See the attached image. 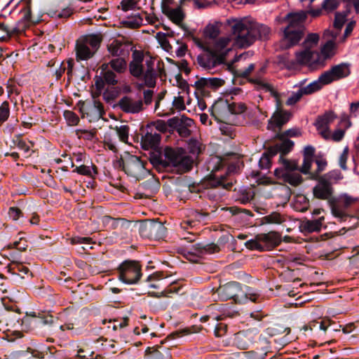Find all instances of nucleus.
Returning a JSON list of instances; mask_svg holds the SVG:
<instances>
[{"mask_svg": "<svg viewBox=\"0 0 359 359\" xmlns=\"http://www.w3.org/2000/svg\"><path fill=\"white\" fill-rule=\"evenodd\" d=\"M322 7L317 9H310L308 11H300L296 13H290L286 15L289 25L284 29V39L281 42V47L285 49L297 44L305 33L304 22L307 15L316 18L322 14Z\"/></svg>", "mask_w": 359, "mask_h": 359, "instance_id": "f257e3e1", "label": "nucleus"}, {"mask_svg": "<svg viewBox=\"0 0 359 359\" xmlns=\"http://www.w3.org/2000/svg\"><path fill=\"white\" fill-rule=\"evenodd\" d=\"M233 35L236 37V44L242 48L252 45L257 39L266 37L269 29L263 25L250 23L245 19H229Z\"/></svg>", "mask_w": 359, "mask_h": 359, "instance_id": "f03ea898", "label": "nucleus"}, {"mask_svg": "<svg viewBox=\"0 0 359 359\" xmlns=\"http://www.w3.org/2000/svg\"><path fill=\"white\" fill-rule=\"evenodd\" d=\"M229 42L230 39L226 37L215 41L211 47L205 48V53L198 55V64L205 69H212L224 64L226 57L231 51V48L228 47Z\"/></svg>", "mask_w": 359, "mask_h": 359, "instance_id": "7ed1b4c3", "label": "nucleus"}, {"mask_svg": "<svg viewBox=\"0 0 359 359\" xmlns=\"http://www.w3.org/2000/svg\"><path fill=\"white\" fill-rule=\"evenodd\" d=\"M217 292L222 301L233 299L235 302L243 304L248 299L256 302L259 294L255 292L250 287L243 285L238 282L232 281L219 286Z\"/></svg>", "mask_w": 359, "mask_h": 359, "instance_id": "20e7f679", "label": "nucleus"}, {"mask_svg": "<svg viewBox=\"0 0 359 359\" xmlns=\"http://www.w3.org/2000/svg\"><path fill=\"white\" fill-rule=\"evenodd\" d=\"M318 184L313 188V194L316 198L327 200L330 206L332 215L335 217L343 219L346 215L337 205V198L333 196L334 189L332 183H328L324 179L317 180Z\"/></svg>", "mask_w": 359, "mask_h": 359, "instance_id": "39448f33", "label": "nucleus"}, {"mask_svg": "<svg viewBox=\"0 0 359 359\" xmlns=\"http://www.w3.org/2000/svg\"><path fill=\"white\" fill-rule=\"evenodd\" d=\"M118 166L125 173L137 180L143 179L149 172L146 168L147 162L140 157L128 154L124 159L121 158L118 161Z\"/></svg>", "mask_w": 359, "mask_h": 359, "instance_id": "423d86ee", "label": "nucleus"}, {"mask_svg": "<svg viewBox=\"0 0 359 359\" xmlns=\"http://www.w3.org/2000/svg\"><path fill=\"white\" fill-rule=\"evenodd\" d=\"M163 155L169 161L170 167L175 168L179 173L187 172L193 168V158L184 154L180 150L176 151L170 147H166Z\"/></svg>", "mask_w": 359, "mask_h": 359, "instance_id": "0eeeda50", "label": "nucleus"}, {"mask_svg": "<svg viewBox=\"0 0 359 359\" xmlns=\"http://www.w3.org/2000/svg\"><path fill=\"white\" fill-rule=\"evenodd\" d=\"M118 279L125 284L134 285L138 283L142 273L138 261L126 260L118 267Z\"/></svg>", "mask_w": 359, "mask_h": 359, "instance_id": "6e6552de", "label": "nucleus"}, {"mask_svg": "<svg viewBox=\"0 0 359 359\" xmlns=\"http://www.w3.org/2000/svg\"><path fill=\"white\" fill-rule=\"evenodd\" d=\"M57 319L49 313L41 311L27 313L21 320L22 329L26 331L41 328L43 326H51Z\"/></svg>", "mask_w": 359, "mask_h": 359, "instance_id": "1a4fd4ad", "label": "nucleus"}, {"mask_svg": "<svg viewBox=\"0 0 359 359\" xmlns=\"http://www.w3.org/2000/svg\"><path fill=\"white\" fill-rule=\"evenodd\" d=\"M239 166L235 164H230L227 168L226 175H211L207 180V186L210 188L221 187L226 190H231L236 183V180L231 174L237 172Z\"/></svg>", "mask_w": 359, "mask_h": 359, "instance_id": "9d476101", "label": "nucleus"}, {"mask_svg": "<svg viewBox=\"0 0 359 359\" xmlns=\"http://www.w3.org/2000/svg\"><path fill=\"white\" fill-rule=\"evenodd\" d=\"M139 233L143 238L160 240L166 236L167 229L161 222L145 220L140 224Z\"/></svg>", "mask_w": 359, "mask_h": 359, "instance_id": "9b49d317", "label": "nucleus"}, {"mask_svg": "<svg viewBox=\"0 0 359 359\" xmlns=\"http://www.w3.org/2000/svg\"><path fill=\"white\" fill-rule=\"evenodd\" d=\"M269 143V140L265 142L264 146ZM269 148L265 147V151L262 154L259 161V170H253L251 175L255 180L257 185L266 186L269 184Z\"/></svg>", "mask_w": 359, "mask_h": 359, "instance_id": "f8f14e48", "label": "nucleus"}, {"mask_svg": "<svg viewBox=\"0 0 359 359\" xmlns=\"http://www.w3.org/2000/svg\"><path fill=\"white\" fill-rule=\"evenodd\" d=\"M169 127L172 130H177L182 137H188L191 131L189 128L194 124V120L183 115L180 118L174 116L168 119Z\"/></svg>", "mask_w": 359, "mask_h": 359, "instance_id": "ddd939ff", "label": "nucleus"}, {"mask_svg": "<svg viewBox=\"0 0 359 359\" xmlns=\"http://www.w3.org/2000/svg\"><path fill=\"white\" fill-rule=\"evenodd\" d=\"M292 114L284 109H275L271 116V130L275 133L282 130L283 126L291 119Z\"/></svg>", "mask_w": 359, "mask_h": 359, "instance_id": "4468645a", "label": "nucleus"}, {"mask_svg": "<svg viewBox=\"0 0 359 359\" xmlns=\"http://www.w3.org/2000/svg\"><path fill=\"white\" fill-rule=\"evenodd\" d=\"M350 66L349 63L342 62L332 66L330 70L323 72L328 76V83L348 76L351 74Z\"/></svg>", "mask_w": 359, "mask_h": 359, "instance_id": "2eb2a0df", "label": "nucleus"}, {"mask_svg": "<svg viewBox=\"0 0 359 359\" xmlns=\"http://www.w3.org/2000/svg\"><path fill=\"white\" fill-rule=\"evenodd\" d=\"M229 100L220 98L214 102L208 111L215 121L222 122V118L229 114Z\"/></svg>", "mask_w": 359, "mask_h": 359, "instance_id": "dca6fc26", "label": "nucleus"}, {"mask_svg": "<svg viewBox=\"0 0 359 359\" xmlns=\"http://www.w3.org/2000/svg\"><path fill=\"white\" fill-rule=\"evenodd\" d=\"M219 250V246L214 243H198L193 245L190 251H187L185 256L189 259L188 256L194 257L196 255H203L205 254H212Z\"/></svg>", "mask_w": 359, "mask_h": 359, "instance_id": "f3484780", "label": "nucleus"}, {"mask_svg": "<svg viewBox=\"0 0 359 359\" xmlns=\"http://www.w3.org/2000/svg\"><path fill=\"white\" fill-rule=\"evenodd\" d=\"M117 106L125 113L136 114L141 111L143 109V102L142 100L134 101L128 96H123Z\"/></svg>", "mask_w": 359, "mask_h": 359, "instance_id": "a211bd4d", "label": "nucleus"}, {"mask_svg": "<svg viewBox=\"0 0 359 359\" xmlns=\"http://www.w3.org/2000/svg\"><path fill=\"white\" fill-rule=\"evenodd\" d=\"M245 245L250 250H269V233L257 234L254 239L247 241Z\"/></svg>", "mask_w": 359, "mask_h": 359, "instance_id": "6ab92c4d", "label": "nucleus"}, {"mask_svg": "<svg viewBox=\"0 0 359 359\" xmlns=\"http://www.w3.org/2000/svg\"><path fill=\"white\" fill-rule=\"evenodd\" d=\"M161 135L151 131H147L144 135L141 137V146L144 150H151L159 148L158 145L161 142Z\"/></svg>", "mask_w": 359, "mask_h": 359, "instance_id": "aec40b11", "label": "nucleus"}, {"mask_svg": "<svg viewBox=\"0 0 359 359\" xmlns=\"http://www.w3.org/2000/svg\"><path fill=\"white\" fill-rule=\"evenodd\" d=\"M149 160L150 163L157 169H167L170 168L169 161L165 157L163 158V154L161 148L151 149L149 151Z\"/></svg>", "mask_w": 359, "mask_h": 359, "instance_id": "412c9836", "label": "nucleus"}, {"mask_svg": "<svg viewBox=\"0 0 359 359\" xmlns=\"http://www.w3.org/2000/svg\"><path fill=\"white\" fill-rule=\"evenodd\" d=\"M162 13L165 15L172 22L180 25L184 20L185 15L182 11L181 6L176 8H171L169 6L161 4Z\"/></svg>", "mask_w": 359, "mask_h": 359, "instance_id": "4be33fe9", "label": "nucleus"}, {"mask_svg": "<svg viewBox=\"0 0 359 359\" xmlns=\"http://www.w3.org/2000/svg\"><path fill=\"white\" fill-rule=\"evenodd\" d=\"M280 142L275 145H271V158L280 154V156L284 157L288 154L294 146V142L289 139L279 140Z\"/></svg>", "mask_w": 359, "mask_h": 359, "instance_id": "5701e85b", "label": "nucleus"}, {"mask_svg": "<svg viewBox=\"0 0 359 359\" xmlns=\"http://www.w3.org/2000/svg\"><path fill=\"white\" fill-rule=\"evenodd\" d=\"M324 219V217H320L317 219L312 220L304 219V220L301 221L299 224V230L304 234L313 232H318L321 229Z\"/></svg>", "mask_w": 359, "mask_h": 359, "instance_id": "b1692460", "label": "nucleus"}, {"mask_svg": "<svg viewBox=\"0 0 359 359\" xmlns=\"http://www.w3.org/2000/svg\"><path fill=\"white\" fill-rule=\"evenodd\" d=\"M165 356L170 358L171 355L169 349L162 346L147 347L144 352V359H165Z\"/></svg>", "mask_w": 359, "mask_h": 359, "instance_id": "393cba45", "label": "nucleus"}, {"mask_svg": "<svg viewBox=\"0 0 359 359\" xmlns=\"http://www.w3.org/2000/svg\"><path fill=\"white\" fill-rule=\"evenodd\" d=\"M224 84V80L219 78H201L195 82V87L198 90L203 88H211L216 90Z\"/></svg>", "mask_w": 359, "mask_h": 359, "instance_id": "a878e982", "label": "nucleus"}, {"mask_svg": "<svg viewBox=\"0 0 359 359\" xmlns=\"http://www.w3.org/2000/svg\"><path fill=\"white\" fill-rule=\"evenodd\" d=\"M327 77V75L323 73L317 80L313 81L305 87L301 88L303 93H304L305 95H311L320 90L323 86L329 84Z\"/></svg>", "mask_w": 359, "mask_h": 359, "instance_id": "bb28decb", "label": "nucleus"}, {"mask_svg": "<svg viewBox=\"0 0 359 359\" xmlns=\"http://www.w3.org/2000/svg\"><path fill=\"white\" fill-rule=\"evenodd\" d=\"M255 191L253 187H243L235 194L233 198L236 201L242 204L250 203L255 197Z\"/></svg>", "mask_w": 359, "mask_h": 359, "instance_id": "cd10ccee", "label": "nucleus"}, {"mask_svg": "<svg viewBox=\"0 0 359 359\" xmlns=\"http://www.w3.org/2000/svg\"><path fill=\"white\" fill-rule=\"evenodd\" d=\"M189 219L184 222L185 224L191 227L196 225V222L206 223L210 219L209 212H203L202 210H192L189 215Z\"/></svg>", "mask_w": 359, "mask_h": 359, "instance_id": "c85d7f7f", "label": "nucleus"}, {"mask_svg": "<svg viewBox=\"0 0 359 359\" xmlns=\"http://www.w3.org/2000/svg\"><path fill=\"white\" fill-rule=\"evenodd\" d=\"M337 118V114L332 111H326L323 115L318 116L314 125L318 130H328L329 124Z\"/></svg>", "mask_w": 359, "mask_h": 359, "instance_id": "c756f323", "label": "nucleus"}, {"mask_svg": "<svg viewBox=\"0 0 359 359\" xmlns=\"http://www.w3.org/2000/svg\"><path fill=\"white\" fill-rule=\"evenodd\" d=\"M181 290V286L177 283L173 282L167 286L165 290L161 292H149L148 296L155 298L172 297V294H177Z\"/></svg>", "mask_w": 359, "mask_h": 359, "instance_id": "7c9ffc66", "label": "nucleus"}, {"mask_svg": "<svg viewBox=\"0 0 359 359\" xmlns=\"http://www.w3.org/2000/svg\"><path fill=\"white\" fill-rule=\"evenodd\" d=\"M75 50L77 61L86 60L90 59L95 53V51L90 50L87 44L84 43V42H77L76 44Z\"/></svg>", "mask_w": 359, "mask_h": 359, "instance_id": "2f4dec72", "label": "nucleus"}, {"mask_svg": "<svg viewBox=\"0 0 359 359\" xmlns=\"http://www.w3.org/2000/svg\"><path fill=\"white\" fill-rule=\"evenodd\" d=\"M266 69L267 65L265 64L257 72L255 77L251 79V82L256 84L259 90H264L266 93L269 92V83L264 82L262 80V76L266 74Z\"/></svg>", "mask_w": 359, "mask_h": 359, "instance_id": "473e14b6", "label": "nucleus"}, {"mask_svg": "<svg viewBox=\"0 0 359 359\" xmlns=\"http://www.w3.org/2000/svg\"><path fill=\"white\" fill-rule=\"evenodd\" d=\"M346 14L339 12L336 13L333 25L334 27L337 29V32H334L333 31L327 30L325 33L330 34L332 38L336 39L346 22Z\"/></svg>", "mask_w": 359, "mask_h": 359, "instance_id": "72a5a7b5", "label": "nucleus"}, {"mask_svg": "<svg viewBox=\"0 0 359 359\" xmlns=\"http://www.w3.org/2000/svg\"><path fill=\"white\" fill-rule=\"evenodd\" d=\"M358 201V198H353L347 194H341L339 198H337V205L339 206V209L341 210L346 215V217L340 219L341 220H345L348 217V215L345 212V210L348 208L352 203Z\"/></svg>", "mask_w": 359, "mask_h": 359, "instance_id": "f704fd0d", "label": "nucleus"}, {"mask_svg": "<svg viewBox=\"0 0 359 359\" xmlns=\"http://www.w3.org/2000/svg\"><path fill=\"white\" fill-rule=\"evenodd\" d=\"M102 39L103 36L102 34H91L85 36L83 42L85 44H87L88 47L90 46L92 50L95 53L100 48Z\"/></svg>", "mask_w": 359, "mask_h": 359, "instance_id": "c9c22d12", "label": "nucleus"}, {"mask_svg": "<svg viewBox=\"0 0 359 359\" xmlns=\"http://www.w3.org/2000/svg\"><path fill=\"white\" fill-rule=\"evenodd\" d=\"M202 329L203 327L201 326L193 325L189 327H185L184 329H181L175 332H173L168 336V338L175 339L177 337H181L183 336L190 334L191 333H197L199 332Z\"/></svg>", "mask_w": 359, "mask_h": 359, "instance_id": "e433bc0d", "label": "nucleus"}, {"mask_svg": "<svg viewBox=\"0 0 359 359\" xmlns=\"http://www.w3.org/2000/svg\"><path fill=\"white\" fill-rule=\"evenodd\" d=\"M315 55H318L316 52L311 51L310 49H305L297 53L296 56L299 63L309 64L314 62L313 57Z\"/></svg>", "mask_w": 359, "mask_h": 359, "instance_id": "4c0bfd02", "label": "nucleus"}, {"mask_svg": "<svg viewBox=\"0 0 359 359\" xmlns=\"http://www.w3.org/2000/svg\"><path fill=\"white\" fill-rule=\"evenodd\" d=\"M9 271L13 274L20 276L24 278V275L32 274L29 268L20 262H13L9 266Z\"/></svg>", "mask_w": 359, "mask_h": 359, "instance_id": "58836bf2", "label": "nucleus"}, {"mask_svg": "<svg viewBox=\"0 0 359 359\" xmlns=\"http://www.w3.org/2000/svg\"><path fill=\"white\" fill-rule=\"evenodd\" d=\"M280 323H273L271 326V337L275 335H278L287 332V334L290 332V328L285 327L283 323L284 319L280 318Z\"/></svg>", "mask_w": 359, "mask_h": 359, "instance_id": "ea45409f", "label": "nucleus"}, {"mask_svg": "<svg viewBox=\"0 0 359 359\" xmlns=\"http://www.w3.org/2000/svg\"><path fill=\"white\" fill-rule=\"evenodd\" d=\"M301 135V132L298 128H290L282 132L281 130L277 131L275 133L273 139L274 140H283L288 139V137H294Z\"/></svg>", "mask_w": 359, "mask_h": 359, "instance_id": "a19ab883", "label": "nucleus"}, {"mask_svg": "<svg viewBox=\"0 0 359 359\" xmlns=\"http://www.w3.org/2000/svg\"><path fill=\"white\" fill-rule=\"evenodd\" d=\"M140 78L143 79L146 86L149 88H154L156 86L157 79L156 71H144L143 75Z\"/></svg>", "mask_w": 359, "mask_h": 359, "instance_id": "79ce46f5", "label": "nucleus"}, {"mask_svg": "<svg viewBox=\"0 0 359 359\" xmlns=\"http://www.w3.org/2000/svg\"><path fill=\"white\" fill-rule=\"evenodd\" d=\"M111 69L117 73H123L127 68V63L124 58L116 57L109 62Z\"/></svg>", "mask_w": 359, "mask_h": 359, "instance_id": "37998d69", "label": "nucleus"}, {"mask_svg": "<svg viewBox=\"0 0 359 359\" xmlns=\"http://www.w3.org/2000/svg\"><path fill=\"white\" fill-rule=\"evenodd\" d=\"M234 344L238 348L241 350H245L249 348L250 341L245 334L238 333L235 337Z\"/></svg>", "mask_w": 359, "mask_h": 359, "instance_id": "c03bdc74", "label": "nucleus"}, {"mask_svg": "<svg viewBox=\"0 0 359 359\" xmlns=\"http://www.w3.org/2000/svg\"><path fill=\"white\" fill-rule=\"evenodd\" d=\"M229 68L231 69L234 77L247 79L251 74V72L255 69V64L251 63L248 65V67L243 69H236L234 68H231L230 66L229 67Z\"/></svg>", "mask_w": 359, "mask_h": 359, "instance_id": "a18cd8bd", "label": "nucleus"}, {"mask_svg": "<svg viewBox=\"0 0 359 359\" xmlns=\"http://www.w3.org/2000/svg\"><path fill=\"white\" fill-rule=\"evenodd\" d=\"M143 22V18L141 14L137 13L131 18H128V20L124 22V25L126 27L130 29H135L140 27Z\"/></svg>", "mask_w": 359, "mask_h": 359, "instance_id": "49530a36", "label": "nucleus"}, {"mask_svg": "<svg viewBox=\"0 0 359 359\" xmlns=\"http://www.w3.org/2000/svg\"><path fill=\"white\" fill-rule=\"evenodd\" d=\"M271 97L274 99L273 101L276 103V109L278 108L283 109V98L285 97V93L278 92V90L271 85Z\"/></svg>", "mask_w": 359, "mask_h": 359, "instance_id": "de8ad7c7", "label": "nucleus"}, {"mask_svg": "<svg viewBox=\"0 0 359 359\" xmlns=\"http://www.w3.org/2000/svg\"><path fill=\"white\" fill-rule=\"evenodd\" d=\"M129 129V126L127 125H122L114 128L121 142L128 143Z\"/></svg>", "mask_w": 359, "mask_h": 359, "instance_id": "09e8293b", "label": "nucleus"}, {"mask_svg": "<svg viewBox=\"0 0 359 359\" xmlns=\"http://www.w3.org/2000/svg\"><path fill=\"white\" fill-rule=\"evenodd\" d=\"M141 187L151 193H156L158 191L160 184L159 182L153 178L146 180L141 184Z\"/></svg>", "mask_w": 359, "mask_h": 359, "instance_id": "8fccbe9b", "label": "nucleus"}, {"mask_svg": "<svg viewBox=\"0 0 359 359\" xmlns=\"http://www.w3.org/2000/svg\"><path fill=\"white\" fill-rule=\"evenodd\" d=\"M144 70V68L142 64L130 62L129 72L134 77L140 78L143 75Z\"/></svg>", "mask_w": 359, "mask_h": 359, "instance_id": "3c124183", "label": "nucleus"}, {"mask_svg": "<svg viewBox=\"0 0 359 359\" xmlns=\"http://www.w3.org/2000/svg\"><path fill=\"white\" fill-rule=\"evenodd\" d=\"M247 109V107L244 103L239 102H230L229 104V114H241Z\"/></svg>", "mask_w": 359, "mask_h": 359, "instance_id": "603ef678", "label": "nucleus"}, {"mask_svg": "<svg viewBox=\"0 0 359 359\" xmlns=\"http://www.w3.org/2000/svg\"><path fill=\"white\" fill-rule=\"evenodd\" d=\"M341 173L339 170H334L330 171L329 172L320 176V179H324L325 181H327L328 183H332V180H339L342 179Z\"/></svg>", "mask_w": 359, "mask_h": 359, "instance_id": "864d4df0", "label": "nucleus"}, {"mask_svg": "<svg viewBox=\"0 0 359 359\" xmlns=\"http://www.w3.org/2000/svg\"><path fill=\"white\" fill-rule=\"evenodd\" d=\"M339 5L338 0H324L322 3V8L327 13L336 10Z\"/></svg>", "mask_w": 359, "mask_h": 359, "instance_id": "5fc2aeb1", "label": "nucleus"}, {"mask_svg": "<svg viewBox=\"0 0 359 359\" xmlns=\"http://www.w3.org/2000/svg\"><path fill=\"white\" fill-rule=\"evenodd\" d=\"M121 47V43L115 40L107 46V50L112 56L120 57Z\"/></svg>", "mask_w": 359, "mask_h": 359, "instance_id": "6e6d98bb", "label": "nucleus"}, {"mask_svg": "<svg viewBox=\"0 0 359 359\" xmlns=\"http://www.w3.org/2000/svg\"><path fill=\"white\" fill-rule=\"evenodd\" d=\"M9 114V104L5 101L0 106V126L8 119Z\"/></svg>", "mask_w": 359, "mask_h": 359, "instance_id": "4d7b16f0", "label": "nucleus"}, {"mask_svg": "<svg viewBox=\"0 0 359 359\" xmlns=\"http://www.w3.org/2000/svg\"><path fill=\"white\" fill-rule=\"evenodd\" d=\"M138 2L139 1L137 0H122L121 2V9L125 12L136 8L140 9V7H137Z\"/></svg>", "mask_w": 359, "mask_h": 359, "instance_id": "13d9d810", "label": "nucleus"}, {"mask_svg": "<svg viewBox=\"0 0 359 359\" xmlns=\"http://www.w3.org/2000/svg\"><path fill=\"white\" fill-rule=\"evenodd\" d=\"M316 163L317 164V170L315 172L311 173V180H318L320 177V173L323 172L327 165V161L325 160H316Z\"/></svg>", "mask_w": 359, "mask_h": 359, "instance_id": "bf43d9fd", "label": "nucleus"}, {"mask_svg": "<svg viewBox=\"0 0 359 359\" xmlns=\"http://www.w3.org/2000/svg\"><path fill=\"white\" fill-rule=\"evenodd\" d=\"M279 161L282 162L285 169L287 171H295L299 170L298 164L295 161H290L282 156H280Z\"/></svg>", "mask_w": 359, "mask_h": 359, "instance_id": "052dcab7", "label": "nucleus"}, {"mask_svg": "<svg viewBox=\"0 0 359 359\" xmlns=\"http://www.w3.org/2000/svg\"><path fill=\"white\" fill-rule=\"evenodd\" d=\"M205 34L210 39H216L219 34V29L217 25H209L205 29Z\"/></svg>", "mask_w": 359, "mask_h": 359, "instance_id": "680f3d73", "label": "nucleus"}, {"mask_svg": "<svg viewBox=\"0 0 359 359\" xmlns=\"http://www.w3.org/2000/svg\"><path fill=\"white\" fill-rule=\"evenodd\" d=\"M305 94L304 93H303L302 88H299L297 92H293L292 95L287 100L286 104L291 106L296 104L297 102L300 100V99Z\"/></svg>", "mask_w": 359, "mask_h": 359, "instance_id": "e2e57ef3", "label": "nucleus"}, {"mask_svg": "<svg viewBox=\"0 0 359 359\" xmlns=\"http://www.w3.org/2000/svg\"><path fill=\"white\" fill-rule=\"evenodd\" d=\"M76 135L79 138H83L86 140H93L96 135V132L87 130H76Z\"/></svg>", "mask_w": 359, "mask_h": 359, "instance_id": "0e129e2a", "label": "nucleus"}, {"mask_svg": "<svg viewBox=\"0 0 359 359\" xmlns=\"http://www.w3.org/2000/svg\"><path fill=\"white\" fill-rule=\"evenodd\" d=\"M102 77L108 85L114 86L117 84L118 80L116 79V75L114 72V71H107L104 74H102Z\"/></svg>", "mask_w": 359, "mask_h": 359, "instance_id": "69168bd1", "label": "nucleus"}, {"mask_svg": "<svg viewBox=\"0 0 359 359\" xmlns=\"http://www.w3.org/2000/svg\"><path fill=\"white\" fill-rule=\"evenodd\" d=\"M118 222H119L118 229L121 230V233L127 236L128 231L130 229L132 224V221L121 218Z\"/></svg>", "mask_w": 359, "mask_h": 359, "instance_id": "338daca9", "label": "nucleus"}, {"mask_svg": "<svg viewBox=\"0 0 359 359\" xmlns=\"http://www.w3.org/2000/svg\"><path fill=\"white\" fill-rule=\"evenodd\" d=\"M64 116L69 125L76 126L79 122L77 115L72 111H65Z\"/></svg>", "mask_w": 359, "mask_h": 359, "instance_id": "774afa93", "label": "nucleus"}]
</instances>
